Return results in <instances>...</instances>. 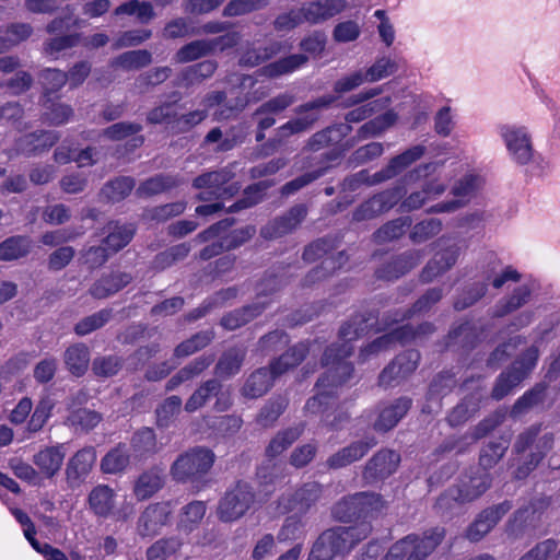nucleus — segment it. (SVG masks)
<instances>
[{
	"mask_svg": "<svg viewBox=\"0 0 560 560\" xmlns=\"http://www.w3.org/2000/svg\"><path fill=\"white\" fill-rule=\"evenodd\" d=\"M375 324L372 314L357 315L341 326L339 338L341 345H331L323 357V365L328 368L316 386L319 393L306 401L305 410L312 415H324L332 404V390L330 387L338 386L349 380L353 372V366L345 359L350 357L353 351L351 341L369 332Z\"/></svg>",
	"mask_w": 560,
	"mask_h": 560,
	"instance_id": "obj_1",
	"label": "nucleus"
},
{
	"mask_svg": "<svg viewBox=\"0 0 560 560\" xmlns=\"http://www.w3.org/2000/svg\"><path fill=\"white\" fill-rule=\"evenodd\" d=\"M315 346V341L312 343L299 342L275 360L270 364V370L261 368L252 373L243 386V395L248 398H257L266 394L276 377L299 365Z\"/></svg>",
	"mask_w": 560,
	"mask_h": 560,
	"instance_id": "obj_2",
	"label": "nucleus"
},
{
	"mask_svg": "<svg viewBox=\"0 0 560 560\" xmlns=\"http://www.w3.org/2000/svg\"><path fill=\"white\" fill-rule=\"evenodd\" d=\"M370 533L371 526L368 523L328 529L313 545L308 560H332L337 555L349 552Z\"/></svg>",
	"mask_w": 560,
	"mask_h": 560,
	"instance_id": "obj_3",
	"label": "nucleus"
},
{
	"mask_svg": "<svg viewBox=\"0 0 560 560\" xmlns=\"http://www.w3.org/2000/svg\"><path fill=\"white\" fill-rule=\"evenodd\" d=\"M444 528L435 527L422 536L408 535L395 542L383 560H424L441 544Z\"/></svg>",
	"mask_w": 560,
	"mask_h": 560,
	"instance_id": "obj_4",
	"label": "nucleus"
},
{
	"mask_svg": "<svg viewBox=\"0 0 560 560\" xmlns=\"http://www.w3.org/2000/svg\"><path fill=\"white\" fill-rule=\"evenodd\" d=\"M482 277L485 282L474 284L463 298L454 303L456 310H464L480 300L487 292L486 282L491 283L495 289H501L508 281L517 282L521 279V275L516 269L511 266L503 267L494 255L489 257V261L482 271Z\"/></svg>",
	"mask_w": 560,
	"mask_h": 560,
	"instance_id": "obj_5",
	"label": "nucleus"
},
{
	"mask_svg": "<svg viewBox=\"0 0 560 560\" xmlns=\"http://www.w3.org/2000/svg\"><path fill=\"white\" fill-rule=\"evenodd\" d=\"M214 453L203 446L192 447L180 454L171 466V476L178 482H198L210 471Z\"/></svg>",
	"mask_w": 560,
	"mask_h": 560,
	"instance_id": "obj_6",
	"label": "nucleus"
},
{
	"mask_svg": "<svg viewBox=\"0 0 560 560\" xmlns=\"http://www.w3.org/2000/svg\"><path fill=\"white\" fill-rule=\"evenodd\" d=\"M233 177V165H228L221 170L199 175L194 179L192 186L201 190L197 196L201 201L230 198L241 188L238 184L230 183Z\"/></svg>",
	"mask_w": 560,
	"mask_h": 560,
	"instance_id": "obj_7",
	"label": "nucleus"
},
{
	"mask_svg": "<svg viewBox=\"0 0 560 560\" xmlns=\"http://www.w3.org/2000/svg\"><path fill=\"white\" fill-rule=\"evenodd\" d=\"M255 502L252 486L237 481L228 489L217 506V516L223 523H232L242 518Z\"/></svg>",
	"mask_w": 560,
	"mask_h": 560,
	"instance_id": "obj_8",
	"label": "nucleus"
},
{
	"mask_svg": "<svg viewBox=\"0 0 560 560\" xmlns=\"http://www.w3.org/2000/svg\"><path fill=\"white\" fill-rule=\"evenodd\" d=\"M548 500L534 498L521 506L509 520L505 532L512 539L522 538L525 534L534 532L541 523V516L548 508Z\"/></svg>",
	"mask_w": 560,
	"mask_h": 560,
	"instance_id": "obj_9",
	"label": "nucleus"
},
{
	"mask_svg": "<svg viewBox=\"0 0 560 560\" xmlns=\"http://www.w3.org/2000/svg\"><path fill=\"white\" fill-rule=\"evenodd\" d=\"M324 487L317 481H307L292 492L283 493L278 500L281 513L306 514L322 499Z\"/></svg>",
	"mask_w": 560,
	"mask_h": 560,
	"instance_id": "obj_10",
	"label": "nucleus"
},
{
	"mask_svg": "<svg viewBox=\"0 0 560 560\" xmlns=\"http://www.w3.org/2000/svg\"><path fill=\"white\" fill-rule=\"evenodd\" d=\"M538 359V349L530 347L514 362L512 368L500 374L492 389V397L497 400L509 395L535 368Z\"/></svg>",
	"mask_w": 560,
	"mask_h": 560,
	"instance_id": "obj_11",
	"label": "nucleus"
},
{
	"mask_svg": "<svg viewBox=\"0 0 560 560\" xmlns=\"http://www.w3.org/2000/svg\"><path fill=\"white\" fill-rule=\"evenodd\" d=\"M498 130L509 156L518 165L528 164L534 156V148L527 128L505 124L501 125Z\"/></svg>",
	"mask_w": 560,
	"mask_h": 560,
	"instance_id": "obj_12",
	"label": "nucleus"
},
{
	"mask_svg": "<svg viewBox=\"0 0 560 560\" xmlns=\"http://www.w3.org/2000/svg\"><path fill=\"white\" fill-rule=\"evenodd\" d=\"M424 152L425 147L422 144L411 147L401 154L393 158L385 168L381 170L380 172H376L372 176V179L369 178L366 172L362 171L349 180V186L352 187L353 182L368 183L369 185H373L390 179L398 175L399 173H401L410 164L419 160L424 154Z\"/></svg>",
	"mask_w": 560,
	"mask_h": 560,
	"instance_id": "obj_13",
	"label": "nucleus"
},
{
	"mask_svg": "<svg viewBox=\"0 0 560 560\" xmlns=\"http://www.w3.org/2000/svg\"><path fill=\"white\" fill-rule=\"evenodd\" d=\"M424 152L425 147L422 144L411 147L401 154L393 158L385 168L381 170L380 172H376L372 176V179L369 178L366 172L362 171L349 180V186L352 187L353 182L368 183L369 185H373L390 179L398 175L399 173H401L410 164L419 160L424 154Z\"/></svg>",
	"mask_w": 560,
	"mask_h": 560,
	"instance_id": "obj_14",
	"label": "nucleus"
},
{
	"mask_svg": "<svg viewBox=\"0 0 560 560\" xmlns=\"http://www.w3.org/2000/svg\"><path fill=\"white\" fill-rule=\"evenodd\" d=\"M335 102L334 96H322L312 102L298 106L294 112L300 116L279 128L280 136L299 133L311 128L317 121L320 109L327 108Z\"/></svg>",
	"mask_w": 560,
	"mask_h": 560,
	"instance_id": "obj_15",
	"label": "nucleus"
},
{
	"mask_svg": "<svg viewBox=\"0 0 560 560\" xmlns=\"http://www.w3.org/2000/svg\"><path fill=\"white\" fill-rule=\"evenodd\" d=\"M402 190L400 187L386 189L374 195L362 202L352 213V221L362 222L377 218L389 211L401 199Z\"/></svg>",
	"mask_w": 560,
	"mask_h": 560,
	"instance_id": "obj_16",
	"label": "nucleus"
},
{
	"mask_svg": "<svg viewBox=\"0 0 560 560\" xmlns=\"http://www.w3.org/2000/svg\"><path fill=\"white\" fill-rule=\"evenodd\" d=\"M433 330L434 327L429 323L420 325L417 329H413L410 325L400 326L392 330L389 334H385L375 339L362 350L361 355L368 357L370 354L377 353L390 348L396 342L405 343L415 340L422 335L431 334Z\"/></svg>",
	"mask_w": 560,
	"mask_h": 560,
	"instance_id": "obj_17",
	"label": "nucleus"
},
{
	"mask_svg": "<svg viewBox=\"0 0 560 560\" xmlns=\"http://www.w3.org/2000/svg\"><path fill=\"white\" fill-rule=\"evenodd\" d=\"M226 82L235 89L247 91V93L244 97H237L233 106L222 108L219 113H215L218 119L230 118L236 113L243 110L247 104L258 102L267 94L261 88L250 92L256 84V80L248 74H232L228 78Z\"/></svg>",
	"mask_w": 560,
	"mask_h": 560,
	"instance_id": "obj_18",
	"label": "nucleus"
},
{
	"mask_svg": "<svg viewBox=\"0 0 560 560\" xmlns=\"http://www.w3.org/2000/svg\"><path fill=\"white\" fill-rule=\"evenodd\" d=\"M419 361L420 353L417 350L400 353L380 374V385L388 387L399 384L416 371Z\"/></svg>",
	"mask_w": 560,
	"mask_h": 560,
	"instance_id": "obj_19",
	"label": "nucleus"
},
{
	"mask_svg": "<svg viewBox=\"0 0 560 560\" xmlns=\"http://www.w3.org/2000/svg\"><path fill=\"white\" fill-rule=\"evenodd\" d=\"M511 509L509 500L485 509L466 529V538L474 542L481 540Z\"/></svg>",
	"mask_w": 560,
	"mask_h": 560,
	"instance_id": "obj_20",
	"label": "nucleus"
},
{
	"mask_svg": "<svg viewBox=\"0 0 560 560\" xmlns=\"http://www.w3.org/2000/svg\"><path fill=\"white\" fill-rule=\"evenodd\" d=\"M307 208L304 205H295L283 215L278 217L260 229V236L265 240H275L293 232L305 219Z\"/></svg>",
	"mask_w": 560,
	"mask_h": 560,
	"instance_id": "obj_21",
	"label": "nucleus"
},
{
	"mask_svg": "<svg viewBox=\"0 0 560 560\" xmlns=\"http://www.w3.org/2000/svg\"><path fill=\"white\" fill-rule=\"evenodd\" d=\"M481 178L474 174L465 175L453 187L452 194L457 197L456 200L440 202L430 208V212H454L463 207L479 189Z\"/></svg>",
	"mask_w": 560,
	"mask_h": 560,
	"instance_id": "obj_22",
	"label": "nucleus"
},
{
	"mask_svg": "<svg viewBox=\"0 0 560 560\" xmlns=\"http://www.w3.org/2000/svg\"><path fill=\"white\" fill-rule=\"evenodd\" d=\"M400 463V455L392 450H381L365 465L363 478L368 482L386 479Z\"/></svg>",
	"mask_w": 560,
	"mask_h": 560,
	"instance_id": "obj_23",
	"label": "nucleus"
},
{
	"mask_svg": "<svg viewBox=\"0 0 560 560\" xmlns=\"http://www.w3.org/2000/svg\"><path fill=\"white\" fill-rule=\"evenodd\" d=\"M346 7V0H320L305 3L299 9L303 23L316 25L336 16L342 12Z\"/></svg>",
	"mask_w": 560,
	"mask_h": 560,
	"instance_id": "obj_24",
	"label": "nucleus"
},
{
	"mask_svg": "<svg viewBox=\"0 0 560 560\" xmlns=\"http://www.w3.org/2000/svg\"><path fill=\"white\" fill-rule=\"evenodd\" d=\"M491 475L480 469L465 475L456 486H453L458 492L462 501L472 502L480 498L491 486Z\"/></svg>",
	"mask_w": 560,
	"mask_h": 560,
	"instance_id": "obj_25",
	"label": "nucleus"
},
{
	"mask_svg": "<svg viewBox=\"0 0 560 560\" xmlns=\"http://www.w3.org/2000/svg\"><path fill=\"white\" fill-rule=\"evenodd\" d=\"M171 508L168 503L149 505L138 520V532L141 536L155 535L168 521Z\"/></svg>",
	"mask_w": 560,
	"mask_h": 560,
	"instance_id": "obj_26",
	"label": "nucleus"
},
{
	"mask_svg": "<svg viewBox=\"0 0 560 560\" xmlns=\"http://www.w3.org/2000/svg\"><path fill=\"white\" fill-rule=\"evenodd\" d=\"M234 223V220L232 219H225L222 220L213 225H211L209 229L202 231L195 237V242L197 243H205L214 238H218L217 242H213L211 245L206 246L200 252V258L201 259H210L219 254H221L223 250H229L226 243L224 242L222 237V233L229 230Z\"/></svg>",
	"mask_w": 560,
	"mask_h": 560,
	"instance_id": "obj_27",
	"label": "nucleus"
},
{
	"mask_svg": "<svg viewBox=\"0 0 560 560\" xmlns=\"http://www.w3.org/2000/svg\"><path fill=\"white\" fill-rule=\"evenodd\" d=\"M376 441L373 438H366L352 442L346 447H342L335 454L328 457L326 464L329 468L339 469L360 460L373 446Z\"/></svg>",
	"mask_w": 560,
	"mask_h": 560,
	"instance_id": "obj_28",
	"label": "nucleus"
},
{
	"mask_svg": "<svg viewBox=\"0 0 560 560\" xmlns=\"http://www.w3.org/2000/svg\"><path fill=\"white\" fill-rule=\"evenodd\" d=\"M95 460L96 453L93 447L78 451L67 464L66 475L68 482L72 486L80 483L89 475Z\"/></svg>",
	"mask_w": 560,
	"mask_h": 560,
	"instance_id": "obj_29",
	"label": "nucleus"
},
{
	"mask_svg": "<svg viewBox=\"0 0 560 560\" xmlns=\"http://www.w3.org/2000/svg\"><path fill=\"white\" fill-rule=\"evenodd\" d=\"M66 451L62 444L48 446L33 456V463L46 478H52L61 468Z\"/></svg>",
	"mask_w": 560,
	"mask_h": 560,
	"instance_id": "obj_30",
	"label": "nucleus"
},
{
	"mask_svg": "<svg viewBox=\"0 0 560 560\" xmlns=\"http://www.w3.org/2000/svg\"><path fill=\"white\" fill-rule=\"evenodd\" d=\"M411 406V400L406 397L398 398L393 402L382 407L377 420L374 422L376 431L386 432L392 430L399 420L407 413Z\"/></svg>",
	"mask_w": 560,
	"mask_h": 560,
	"instance_id": "obj_31",
	"label": "nucleus"
},
{
	"mask_svg": "<svg viewBox=\"0 0 560 560\" xmlns=\"http://www.w3.org/2000/svg\"><path fill=\"white\" fill-rule=\"evenodd\" d=\"M88 501L90 509L95 515L107 517L114 512L116 493L107 485H97L91 490Z\"/></svg>",
	"mask_w": 560,
	"mask_h": 560,
	"instance_id": "obj_32",
	"label": "nucleus"
},
{
	"mask_svg": "<svg viewBox=\"0 0 560 560\" xmlns=\"http://www.w3.org/2000/svg\"><path fill=\"white\" fill-rule=\"evenodd\" d=\"M131 281V276L126 272H113L100 278L90 289L95 299H106L125 288Z\"/></svg>",
	"mask_w": 560,
	"mask_h": 560,
	"instance_id": "obj_33",
	"label": "nucleus"
},
{
	"mask_svg": "<svg viewBox=\"0 0 560 560\" xmlns=\"http://www.w3.org/2000/svg\"><path fill=\"white\" fill-rule=\"evenodd\" d=\"M163 485V471L159 468H151L143 471L137 478L133 486V493L138 500H147L162 489Z\"/></svg>",
	"mask_w": 560,
	"mask_h": 560,
	"instance_id": "obj_34",
	"label": "nucleus"
},
{
	"mask_svg": "<svg viewBox=\"0 0 560 560\" xmlns=\"http://www.w3.org/2000/svg\"><path fill=\"white\" fill-rule=\"evenodd\" d=\"M458 257V248L453 246L443 252L436 253L435 256L427 264L421 273L424 282H430L442 272L448 270L455 265Z\"/></svg>",
	"mask_w": 560,
	"mask_h": 560,
	"instance_id": "obj_35",
	"label": "nucleus"
},
{
	"mask_svg": "<svg viewBox=\"0 0 560 560\" xmlns=\"http://www.w3.org/2000/svg\"><path fill=\"white\" fill-rule=\"evenodd\" d=\"M446 190V186L442 183L432 180L427 183L421 190L413 191L408 195L401 202L402 211H413L420 209L428 200L434 199Z\"/></svg>",
	"mask_w": 560,
	"mask_h": 560,
	"instance_id": "obj_36",
	"label": "nucleus"
},
{
	"mask_svg": "<svg viewBox=\"0 0 560 560\" xmlns=\"http://www.w3.org/2000/svg\"><path fill=\"white\" fill-rule=\"evenodd\" d=\"M106 231L108 234L104 240V244L110 253H116L130 243L136 228L131 223L119 224L118 222H110Z\"/></svg>",
	"mask_w": 560,
	"mask_h": 560,
	"instance_id": "obj_37",
	"label": "nucleus"
},
{
	"mask_svg": "<svg viewBox=\"0 0 560 560\" xmlns=\"http://www.w3.org/2000/svg\"><path fill=\"white\" fill-rule=\"evenodd\" d=\"M421 260L419 252H408L397 257L395 260L377 271L378 278L394 280L405 275Z\"/></svg>",
	"mask_w": 560,
	"mask_h": 560,
	"instance_id": "obj_38",
	"label": "nucleus"
},
{
	"mask_svg": "<svg viewBox=\"0 0 560 560\" xmlns=\"http://www.w3.org/2000/svg\"><path fill=\"white\" fill-rule=\"evenodd\" d=\"M308 61L307 56L303 54H295L268 63L262 67L259 72L261 75L268 78H277L284 74L292 73L293 71L300 69Z\"/></svg>",
	"mask_w": 560,
	"mask_h": 560,
	"instance_id": "obj_39",
	"label": "nucleus"
},
{
	"mask_svg": "<svg viewBox=\"0 0 560 560\" xmlns=\"http://www.w3.org/2000/svg\"><path fill=\"white\" fill-rule=\"evenodd\" d=\"M222 389L218 380H208L203 382L187 399L185 410L195 412L202 408L212 397H217Z\"/></svg>",
	"mask_w": 560,
	"mask_h": 560,
	"instance_id": "obj_40",
	"label": "nucleus"
},
{
	"mask_svg": "<svg viewBox=\"0 0 560 560\" xmlns=\"http://www.w3.org/2000/svg\"><path fill=\"white\" fill-rule=\"evenodd\" d=\"M265 302H256L253 305L245 306L240 310H235L229 314H226L222 319L221 324L224 328L229 330H234L240 328L241 326L247 324L255 317L261 314L265 310Z\"/></svg>",
	"mask_w": 560,
	"mask_h": 560,
	"instance_id": "obj_41",
	"label": "nucleus"
},
{
	"mask_svg": "<svg viewBox=\"0 0 560 560\" xmlns=\"http://www.w3.org/2000/svg\"><path fill=\"white\" fill-rule=\"evenodd\" d=\"M281 50L282 44L279 42L269 43L265 47H248L241 55L240 65L250 68L256 67L280 54Z\"/></svg>",
	"mask_w": 560,
	"mask_h": 560,
	"instance_id": "obj_42",
	"label": "nucleus"
},
{
	"mask_svg": "<svg viewBox=\"0 0 560 560\" xmlns=\"http://www.w3.org/2000/svg\"><path fill=\"white\" fill-rule=\"evenodd\" d=\"M182 183L176 176L168 174L155 175L139 185L136 194L139 197H150L170 190Z\"/></svg>",
	"mask_w": 560,
	"mask_h": 560,
	"instance_id": "obj_43",
	"label": "nucleus"
},
{
	"mask_svg": "<svg viewBox=\"0 0 560 560\" xmlns=\"http://www.w3.org/2000/svg\"><path fill=\"white\" fill-rule=\"evenodd\" d=\"M65 363L71 374L75 376L83 375L90 363V351L83 343H77L65 351Z\"/></svg>",
	"mask_w": 560,
	"mask_h": 560,
	"instance_id": "obj_44",
	"label": "nucleus"
},
{
	"mask_svg": "<svg viewBox=\"0 0 560 560\" xmlns=\"http://www.w3.org/2000/svg\"><path fill=\"white\" fill-rule=\"evenodd\" d=\"M246 351L243 348H231L219 359L215 365L218 376L229 378L240 372Z\"/></svg>",
	"mask_w": 560,
	"mask_h": 560,
	"instance_id": "obj_45",
	"label": "nucleus"
},
{
	"mask_svg": "<svg viewBox=\"0 0 560 560\" xmlns=\"http://www.w3.org/2000/svg\"><path fill=\"white\" fill-rule=\"evenodd\" d=\"M218 68L214 60H205L184 69L178 78L179 85L191 86L210 78Z\"/></svg>",
	"mask_w": 560,
	"mask_h": 560,
	"instance_id": "obj_46",
	"label": "nucleus"
},
{
	"mask_svg": "<svg viewBox=\"0 0 560 560\" xmlns=\"http://www.w3.org/2000/svg\"><path fill=\"white\" fill-rule=\"evenodd\" d=\"M32 242L26 236H11L0 243V260L11 261L26 256Z\"/></svg>",
	"mask_w": 560,
	"mask_h": 560,
	"instance_id": "obj_47",
	"label": "nucleus"
},
{
	"mask_svg": "<svg viewBox=\"0 0 560 560\" xmlns=\"http://www.w3.org/2000/svg\"><path fill=\"white\" fill-rule=\"evenodd\" d=\"M32 34L33 26L30 23H11L5 26L0 35V43L4 51H7L28 39Z\"/></svg>",
	"mask_w": 560,
	"mask_h": 560,
	"instance_id": "obj_48",
	"label": "nucleus"
},
{
	"mask_svg": "<svg viewBox=\"0 0 560 560\" xmlns=\"http://www.w3.org/2000/svg\"><path fill=\"white\" fill-rule=\"evenodd\" d=\"M303 427L288 428L278 432L266 448V455L275 458L291 446L302 434Z\"/></svg>",
	"mask_w": 560,
	"mask_h": 560,
	"instance_id": "obj_49",
	"label": "nucleus"
},
{
	"mask_svg": "<svg viewBox=\"0 0 560 560\" xmlns=\"http://www.w3.org/2000/svg\"><path fill=\"white\" fill-rule=\"evenodd\" d=\"M54 407L55 400L51 397H42L31 415L25 432L28 434L39 432L51 417Z\"/></svg>",
	"mask_w": 560,
	"mask_h": 560,
	"instance_id": "obj_50",
	"label": "nucleus"
},
{
	"mask_svg": "<svg viewBox=\"0 0 560 560\" xmlns=\"http://www.w3.org/2000/svg\"><path fill=\"white\" fill-rule=\"evenodd\" d=\"M530 290L526 285L516 288L512 295L508 299H502L498 302L493 310L494 317H503L517 308L522 307L528 302Z\"/></svg>",
	"mask_w": 560,
	"mask_h": 560,
	"instance_id": "obj_51",
	"label": "nucleus"
},
{
	"mask_svg": "<svg viewBox=\"0 0 560 560\" xmlns=\"http://www.w3.org/2000/svg\"><path fill=\"white\" fill-rule=\"evenodd\" d=\"M306 535V522L302 515L294 513L288 516L280 527L277 539L280 542L294 541L303 539Z\"/></svg>",
	"mask_w": 560,
	"mask_h": 560,
	"instance_id": "obj_52",
	"label": "nucleus"
},
{
	"mask_svg": "<svg viewBox=\"0 0 560 560\" xmlns=\"http://www.w3.org/2000/svg\"><path fill=\"white\" fill-rule=\"evenodd\" d=\"M510 444L509 439L500 438L497 441L489 442L480 453L479 464L482 471H487L494 467L503 457Z\"/></svg>",
	"mask_w": 560,
	"mask_h": 560,
	"instance_id": "obj_53",
	"label": "nucleus"
},
{
	"mask_svg": "<svg viewBox=\"0 0 560 560\" xmlns=\"http://www.w3.org/2000/svg\"><path fill=\"white\" fill-rule=\"evenodd\" d=\"M207 512L203 501H192L182 509L179 527L185 532L194 530L202 521Z\"/></svg>",
	"mask_w": 560,
	"mask_h": 560,
	"instance_id": "obj_54",
	"label": "nucleus"
},
{
	"mask_svg": "<svg viewBox=\"0 0 560 560\" xmlns=\"http://www.w3.org/2000/svg\"><path fill=\"white\" fill-rule=\"evenodd\" d=\"M182 546L183 542L177 537L162 538L147 549L145 556L148 560H166L176 555Z\"/></svg>",
	"mask_w": 560,
	"mask_h": 560,
	"instance_id": "obj_55",
	"label": "nucleus"
},
{
	"mask_svg": "<svg viewBox=\"0 0 560 560\" xmlns=\"http://www.w3.org/2000/svg\"><path fill=\"white\" fill-rule=\"evenodd\" d=\"M152 62V55L145 49L126 51L113 60L114 67L124 70H136L149 66Z\"/></svg>",
	"mask_w": 560,
	"mask_h": 560,
	"instance_id": "obj_56",
	"label": "nucleus"
},
{
	"mask_svg": "<svg viewBox=\"0 0 560 560\" xmlns=\"http://www.w3.org/2000/svg\"><path fill=\"white\" fill-rule=\"evenodd\" d=\"M518 560H560L559 544L553 538L539 541Z\"/></svg>",
	"mask_w": 560,
	"mask_h": 560,
	"instance_id": "obj_57",
	"label": "nucleus"
},
{
	"mask_svg": "<svg viewBox=\"0 0 560 560\" xmlns=\"http://www.w3.org/2000/svg\"><path fill=\"white\" fill-rule=\"evenodd\" d=\"M129 462L130 456L126 445H118L103 457L101 467L106 474H117L122 471Z\"/></svg>",
	"mask_w": 560,
	"mask_h": 560,
	"instance_id": "obj_58",
	"label": "nucleus"
},
{
	"mask_svg": "<svg viewBox=\"0 0 560 560\" xmlns=\"http://www.w3.org/2000/svg\"><path fill=\"white\" fill-rule=\"evenodd\" d=\"M44 120L50 125L60 126L67 124L73 115V109L62 103H55L51 98L44 101Z\"/></svg>",
	"mask_w": 560,
	"mask_h": 560,
	"instance_id": "obj_59",
	"label": "nucleus"
},
{
	"mask_svg": "<svg viewBox=\"0 0 560 560\" xmlns=\"http://www.w3.org/2000/svg\"><path fill=\"white\" fill-rule=\"evenodd\" d=\"M135 187V179L129 176L117 177L102 188V195L109 201H120L126 198Z\"/></svg>",
	"mask_w": 560,
	"mask_h": 560,
	"instance_id": "obj_60",
	"label": "nucleus"
},
{
	"mask_svg": "<svg viewBox=\"0 0 560 560\" xmlns=\"http://www.w3.org/2000/svg\"><path fill=\"white\" fill-rule=\"evenodd\" d=\"M284 477V465L273 462L271 458L257 469L259 483L265 487H272V489L280 483Z\"/></svg>",
	"mask_w": 560,
	"mask_h": 560,
	"instance_id": "obj_61",
	"label": "nucleus"
},
{
	"mask_svg": "<svg viewBox=\"0 0 560 560\" xmlns=\"http://www.w3.org/2000/svg\"><path fill=\"white\" fill-rule=\"evenodd\" d=\"M39 81L44 90V101L50 98L52 93L58 92L68 81V75L58 69L47 68L39 73Z\"/></svg>",
	"mask_w": 560,
	"mask_h": 560,
	"instance_id": "obj_62",
	"label": "nucleus"
},
{
	"mask_svg": "<svg viewBox=\"0 0 560 560\" xmlns=\"http://www.w3.org/2000/svg\"><path fill=\"white\" fill-rule=\"evenodd\" d=\"M397 119L394 112L388 110L376 118L365 122L358 131L360 138H369L381 135L387 128L393 126Z\"/></svg>",
	"mask_w": 560,
	"mask_h": 560,
	"instance_id": "obj_63",
	"label": "nucleus"
},
{
	"mask_svg": "<svg viewBox=\"0 0 560 560\" xmlns=\"http://www.w3.org/2000/svg\"><path fill=\"white\" fill-rule=\"evenodd\" d=\"M411 225L409 217L397 218L385 223L375 233L374 237L377 242H389L400 237L406 229Z\"/></svg>",
	"mask_w": 560,
	"mask_h": 560,
	"instance_id": "obj_64",
	"label": "nucleus"
}]
</instances>
